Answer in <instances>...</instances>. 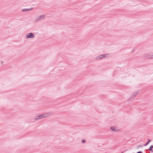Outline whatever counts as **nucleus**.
Segmentation results:
<instances>
[{"instance_id":"obj_7","label":"nucleus","mask_w":153,"mask_h":153,"mask_svg":"<svg viewBox=\"0 0 153 153\" xmlns=\"http://www.w3.org/2000/svg\"><path fill=\"white\" fill-rule=\"evenodd\" d=\"M29 11L28 9H24L22 10V12H27Z\"/></svg>"},{"instance_id":"obj_2","label":"nucleus","mask_w":153,"mask_h":153,"mask_svg":"<svg viewBox=\"0 0 153 153\" xmlns=\"http://www.w3.org/2000/svg\"><path fill=\"white\" fill-rule=\"evenodd\" d=\"M45 17V15L44 14H42L41 15L38 16L36 18V19L35 20V22H36L37 21H39L44 19Z\"/></svg>"},{"instance_id":"obj_11","label":"nucleus","mask_w":153,"mask_h":153,"mask_svg":"<svg viewBox=\"0 0 153 153\" xmlns=\"http://www.w3.org/2000/svg\"><path fill=\"white\" fill-rule=\"evenodd\" d=\"M29 9V11H30L32 9H33V7H31V8H29V9Z\"/></svg>"},{"instance_id":"obj_12","label":"nucleus","mask_w":153,"mask_h":153,"mask_svg":"<svg viewBox=\"0 0 153 153\" xmlns=\"http://www.w3.org/2000/svg\"><path fill=\"white\" fill-rule=\"evenodd\" d=\"M148 143H149L151 141V140L149 139H148Z\"/></svg>"},{"instance_id":"obj_10","label":"nucleus","mask_w":153,"mask_h":153,"mask_svg":"<svg viewBox=\"0 0 153 153\" xmlns=\"http://www.w3.org/2000/svg\"><path fill=\"white\" fill-rule=\"evenodd\" d=\"M85 140H83L82 141V142L83 143H85Z\"/></svg>"},{"instance_id":"obj_5","label":"nucleus","mask_w":153,"mask_h":153,"mask_svg":"<svg viewBox=\"0 0 153 153\" xmlns=\"http://www.w3.org/2000/svg\"><path fill=\"white\" fill-rule=\"evenodd\" d=\"M34 37V34L31 33H29L27 34L26 35V38H33Z\"/></svg>"},{"instance_id":"obj_13","label":"nucleus","mask_w":153,"mask_h":153,"mask_svg":"<svg viewBox=\"0 0 153 153\" xmlns=\"http://www.w3.org/2000/svg\"><path fill=\"white\" fill-rule=\"evenodd\" d=\"M149 58H153V55H152L151 56H150V57H149Z\"/></svg>"},{"instance_id":"obj_17","label":"nucleus","mask_w":153,"mask_h":153,"mask_svg":"<svg viewBox=\"0 0 153 153\" xmlns=\"http://www.w3.org/2000/svg\"><path fill=\"white\" fill-rule=\"evenodd\" d=\"M120 153H123V152H121Z\"/></svg>"},{"instance_id":"obj_4","label":"nucleus","mask_w":153,"mask_h":153,"mask_svg":"<svg viewBox=\"0 0 153 153\" xmlns=\"http://www.w3.org/2000/svg\"><path fill=\"white\" fill-rule=\"evenodd\" d=\"M138 93L139 92L138 91H137L136 92H134L133 94H132L131 96L130 97V99H129V100L130 101L133 100L135 97L136 95H137Z\"/></svg>"},{"instance_id":"obj_14","label":"nucleus","mask_w":153,"mask_h":153,"mask_svg":"<svg viewBox=\"0 0 153 153\" xmlns=\"http://www.w3.org/2000/svg\"><path fill=\"white\" fill-rule=\"evenodd\" d=\"M137 153H142L141 151H138Z\"/></svg>"},{"instance_id":"obj_6","label":"nucleus","mask_w":153,"mask_h":153,"mask_svg":"<svg viewBox=\"0 0 153 153\" xmlns=\"http://www.w3.org/2000/svg\"><path fill=\"white\" fill-rule=\"evenodd\" d=\"M110 129L111 131H117V129L114 126L111 127Z\"/></svg>"},{"instance_id":"obj_3","label":"nucleus","mask_w":153,"mask_h":153,"mask_svg":"<svg viewBox=\"0 0 153 153\" xmlns=\"http://www.w3.org/2000/svg\"><path fill=\"white\" fill-rule=\"evenodd\" d=\"M109 54H104L100 55L97 56L96 58L97 59H100L103 58H105L108 56Z\"/></svg>"},{"instance_id":"obj_15","label":"nucleus","mask_w":153,"mask_h":153,"mask_svg":"<svg viewBox=\"0 0 153 153\" xmlns=\"http://www.w3.org/2000/svg\"><path fill=\"white\" fill-rule=\"evenodd\" d=\"M142 146L141 145H139V146H138V148H139L140 147H141Z\"/></svg>"},{"instance_id":"obj_9","label":"nucleus","mask_w":153,"mask_h":153,"mask_svg":"<svg viewBox=\"0 0 153 153\" xmlns=\"http://www.w3.org/2000/svg\"><path fill=\"white\" fill-rule=\"evenodd\" d=\"M149 143H148V142H147L146 143V144H144V145H143V146H147V145H148V144Z\"/></svg>"},{"instance_id":"obj_1","label":"nucleus","mask_w":153,"mask_h":153,"mask_svg":"<svg viewBox=\"0 0 153 153\" xmlns=\"http://www.w3.org/2000/svg\"><path fill=\"white\" fill-rule=\"evenodd\" d=\"M48 115V114H41L40 115L36 116L35 118V120H37L39 119L45 118Z\"/></svg>"},{"instance_id":"obj_16","label":"nucleus","mask_w":153,"mask_h":153,"mask_svg":"<svg viewBox=\"0 0 153 153\" xmlns=\"http://www.w3.org/2000/svg\"><path fill=\"white\" fill-rule=\"evenodd\" d=\"M151 152H153V150H152V151H151Z\"/></svg>"},{"instance_id":"obj_8","label":"nucleus","mask_w":153,"mask_h":153,"mask_svg":"<svg viewBox=\"0 0 153 153\" xmlns=\"http://www.w3.org/2000/svg\"><path fill=\"white\" fill-rule=\"evenodd\" d=\"M153 148V146L152 145H151L148 149L150 151H152V149Z\"/></svg>"}]
</instances>
